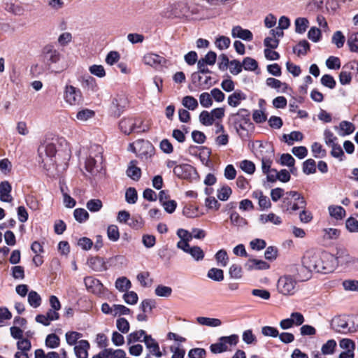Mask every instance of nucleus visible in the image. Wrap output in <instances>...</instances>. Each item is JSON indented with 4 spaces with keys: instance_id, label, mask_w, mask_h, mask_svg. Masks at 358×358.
<instances>
[{
    "instance_id": "1",
    "label": "nucleus",
    "mask_w": 358,
    "mask_h": 358,
    "mask_svg": "<svg viewBox=\"0 0 358 358\" xmlns=\"http://www.w3.org/2000/svg\"><path fill=\"white\" fill-rule=\"evenodd\" d=\"M302 266L310 273L315 271L321 273H328L335 269V257L327 252L307 251L302 258Z\"/></svg>"
},
{
    "instance_id": "2",
    "label": "nucleus",
    "mask_w": 358,
    "mask_h": 358,
    "mask_svg": "<svg viewBox=\"0 0 358 358\" xmlns=\"http://www.w3.org/2000/svg\"><path fill=\"white\" fill-rule=\"evenodd\" d=\"M306 201L301 194L297 191H289L285 192L280 208L282 212L293 214L301 208H306Z\"/></svg>"
},
{
    "instance_id": "3",
    "label": "nucleus",
    "mask_w": 358,
    "mask_h": 358,
    "mask_svg": "<svg viewBox=\"0 0 358 358\" xmlns=\"http://www.w3.org/2000/svg\"><path fill=\"white\" fill-rule=\"evenodd\" d=\"M103 148L97 144L90 146L89 157L85 162V168L87 171L94 173L101 169L103 162Z\"/></svg>"
},
{
    "instance_id": "4",
    "label": "nucleus",
    "mask_w": 358,
    "mask_h": 358,
    "mask_svg": "<svg viewBox=\"0 0 358 358\" xmlns=\"http://www.w3.org/2000/svg\"><path fill=\"white\" fill-rule=\"evenodd\" d=\"M230 120L233 122L235 129L241 137L243 136L242 131H248L249 127L252 128L250 113L246 109L241 108L236 113L230 115Z\"/></svg>"
},
{
    "instance_id": "5",
    "label": "nucleus",
    "mask_w": 358,
    "mask_h": 358,
    "mask_svg": "<svg viewBox=\"0 0 358 358\" xmlns=\"http://www.w3.org/2000/svg\"><path fill=\"white\" fill-rule=\"evenodd\" d=\"M161 15L166 18H187L190 17L191 12L187 3L181 1L169 5L162 11Z\"/></svg>"
},
{
    "instance_id": "6",
    "label": "nucleus",
    "mask_w": 358,
    "mask_h": 358,
    "mask_svg": "<svg viewBox=\"0 0 358 358\" xmlns=\"http://www.w3.org/2000/svg\"><path fill=\"white\" fill-rule=\"evenodd\" d=\"M239 341L236 334H231L229 336H222L216 343L211 344L210 351L214 354H219L229 350L230 346H235Z\"/></svg>"
},
{
    "instance_id": "7",
    "label": "nucleus",
    "mask_w": 358,
    "mask_h": 358,
    "mask_svg": "<svg viewBox=\"0 0 358 358\" xmlns=\"http://www.w3.org/2000/svg\"><path fill=\"white\" fill-rule=\"evenodd\" d=\"M296 281L290 275H284L279 278L277 284L278 291L285 295H293L296 292Z\"/></svg>"
},
{
    "instance_id": "8",
    "label": "nucleus",
    "mask_w": 358,
    "mask_h": 358,
    "mask_svg": "<svg viewBox=\"0 0 358 358\" xmlns=\"http://www.w3.org/2000/svg\"><path fill=\"white\" fill-rule=\"evenodd\" d=\"M134 152L142 159H148L155 154V148L152 144L146 140H138L134 147Z\"/></svg>"
},
{
    "instance_id": "9",
    "label": "nucleus",
    "mask_w": 358,
    "mask_h": 358,
    "mask_svg": "<svg viewBox=\"0 0 358 358\" xmlns=\"http://www.w3.org/2000/svg\"><path fill=\"white\" fill-rule=\"evenodd\" d=\"M43 61L48 70L57 64L61 58L60 52L52 45H45L42 50Z\"/></svg>"
},
{
    "instance_id": "10",
    "label": "nucleus",
    "mask_w": 358,
    "mask_h": 358,
    "mask_svg": "<svg viewBox=\"0 0 358 358\" xmlns=\"http://www.w3.org/2000/svg\"><path fill=\"white\" fill-rule=\"evenodd\" d=\"M252 150L259 159H271L273 156V146L268 143L257 141L252 143Z\"/></svg>"
},
{
    "instance_id": "11",
    "label": "nucleus",
    "mask_w": 358,
    "mask_h": 358,
    "mask_svg": "<svg viewBox=\"0 0 358 358\" xmlns=\"http://www.w3.org/2000/svg\"><path fill=\"white\" fill-rule=\"evenodd\" d=\"M142 123V120L135 117H124L119 122L120 131L126 135H129Z\"/></svg>"
},
{
    "instance_id": "12",
    "label": "nucleus",
    "mask_w": 358,
    "mask_h": 358,
    "mask_svg": "<svg viewBox=\"0 0 358 358\" xmlns=\"http://www.w3.org/2000/svg\"><path fill=\"white\" fill-rule=\"evenodd\" d=\"M177 248L190 255L195 261L199 262L204 258V252L199 246H191L189 243H186L185 242L178 241Z\"/></svg>"
},
{
    "instance_id": "13",
    "label": "nucleus",
    "mask_w": 358,
    "mask_h": 358,
    "mask_svg": "<svg viewBox=\"0 0 358 358\" xmlns=\"http://www.w3.org/2000/svg\"><path fill=\"white\" fill-rule=\"evenodd\" d=\"M57 152L55 145L52 143H45L41 144L38 149V157L41 159V162L46 164L48 160H51L52 157L55 156Z\"/></svg>"
},
{
    "instance_id": "14",
    "label": "nucleus",
    "mask_w": 358,
    "mask_h": 358,
    "mask_svg": "<svg viewBox=\"0 0 358 358\" xmlns=\"http://www.w3.org/2000/svg\"><path fill=\"white\" fill-rule=\"evenodd\" d=\"M64 98L65 101L71 106L79 103L81 99V92L73 85L65 86Z\"/></svg>"
},
{
    "instance_id": "15",
    "label": "nucleus",
    "mask_w": 358,
    "mask_h": 358,
    "mask_svg": "<svg viewBox=\"0 0 358 358\" xmlns=\"http://www.w3.org/2000/svg\"><path fill=\"white\" fill-rule=\"evenodd\" d=\"M84 283L87 292L95 295L103 293V285L99 280L92 276H87L84 278Z\"/></svg>"
},
{
    "instance_id": "16",
    "label": "nucleus",
    "mask_w": 358,
    "mask_h": 358,
    "mask_svg": "<svg viewBox=\"0 0 358 358\" xmlns=\"http://www.w3.org/2000/svg\"><path fill=\"white\" fill-rule=\"evenodd\" d=\"M143 62L145 65L158 69L166 63V59L155 53H147L144 55Z\"/></svg>"
},
{
    "instance_id": "17",
    "label": "nucleus",
    "mask_w": 358,
    "mask_h": 358,
    "mask_svg": "<svg viewBox=\"0 0 358 358\" xmlns=\"http://www.w3.org/2000/svg\"><path fill=\"white\" fill-rule=\"evenodd\" d=\"M335 257V268L337 265H341L348 268L352 256L350 255L348 251L344 248H338Z\"/></svg>"
},
{
    "instance_id": "18",
    "label": "nucleus",
    "mask_w": 358,
    "mask_h": 358,
    "mask_svg": "<svg viewBox=\"0 0 358 358\" xmlns=\"http://www.w3.org/2000/svg\"><path fill=\"white\" fill-rule=\"evenodd\" d=\"M87 264L95 272H102L108 268L104 259L98 256L89 257L87 260Z\"/></svg>"
},
{
    "instance_id": "19",
    "label": "nucleus",
    "mask_w": 358,
    "mask_h": 358,
    "mask_svg": "<svg viewBox=\"0 0 358 358\" xmlns=\"http://www.w3.org/2000/svg\"><path fill=\"white\" fill-rule=\"evenodd\" d=\"M143 342H144L151 355L157 357H161L162 356L158 343L150 335L145 336L144 339H143Z\"/></svg>"
},
{
    "instance_id": "20",
    "label": "nucleus",
    "mask_w": 358,
    "mask_h": 358,
    "mask_svg": "<svg viewBox=\"0 0 358 358\" xmlns=\"http://www.w3.org/2000/svg\"><path fill=\"white\" fill-rule=\"evenodd\" d=\"M233 38H239L245 41H251L253 39V34L249 29H243L241 26H235L231 29Z\"/></svg>"
},
{
    "instance_id": "21",
    "label": "nucleus",
    "mask_w": 358,
    "mask_h": 358,
    "mask_svg": "<svg viewBox=\"0 0 358 358\" xmlns=\"http://www.w3.org/2000/svg\"><path fill=\"white\" fill-rule=\"evenodd\" d=\"M11 190L12 187L8 181L0 182V200L3 202H11L13 201Z\"/></svg>"
},
{
    "instance_id": "22",
    "label": "nucleus",
    "mask_w": 358,
    "mask_h": 358,
    "mask_svg": "<svg viewBox=\"0 0 358 358\" xmlns=\"http://www.w3.org/2000/svg\"><path fill=\"white\" fill-rule=\"evenodd\" d=\"M90 348V343L86 340L80 341L74 347V352L77 358H87V350Z\"/></svg>"
},
{
    "instance_id": "23",
    "label": "nucleus",
    "mask_w": 358,
    "mask_h": 358,
    "mask_svg": "<svg viewBox=\"0 0 358 358\" xmlns=\"http://www.w3.org/2000/svg\"><path fill=\"white\" fill-rule=\"evenodd\" d=\"M193 167L191 165L183 164L174 166L173 173L180 178H187L189 177Z\"/></svg>"
},
{
    "instance_id": "24",
    "label": "nucleus",
    "mask_w": 358,
    "mask_h": 358,
    "mask_svg": "<svg viewBox=\"0 0 358 358\" xmlns=\"http://www.w3.org/2000/svg\"><path fill=\"white\" fill-rule=\"evenodd\" d=\"M352 69H354V65L352 64H348L343 67L339 74V81L341 85H345L350 83L352 75L350 71Z\"/></svg>"
},
{
    "instance_id": "25",
    "label": "nucleus",
    "mask_w": 358,
    "mask_h": 358,
    "mask_svg": "<svg viewBox=\"0 0 358 358\" xmlns=\"http://www.w3.org/2000/svg\"><path fill=\"white\" fill-rule=\"evenodd\" d=\"M247 96L241 90H236L229 96L227 101L228 104L231 107H237L241 102L246 99Z\"/></svg>"
},
{
    "instance_id": "26",
    "label": "nucleus",
    "mask_w": 358,
    "mask_h": 358,
    "mask_svg": "<svg viewBox=\"0 0 358 358\" xmlns=\"http://www.w3.org/2000/svg\"><path fill=\"white\" fill-rule=\"evenodd\" d=\"M245 266L248 271L265 270L269 268V265L266 262L255 259H249Z\"/></svg>"
},
{
    "instance_id": "27",
    "label": "nucleus",
    "mask_w": 358,
    "mask_h": 358,
    "mask_svg": "<svg viewBox=\"0 0 358 358\" xmlns=\"http://www.w3.org/2000/svg\"><path fill=\"white\" fill-rule=\"evenodd\" d=\"M259 220L262 224H266L268 222H271L274 225H280L282 223V220L281 217L275 215L273 213H270L268 214H262L259 215Z\"/></svg>"
},
{
    "instance_id": "28",
    "label": "nucleus",
    "mask_w": 358,
    "mask_h": 358,
    "mask_svg": "<svg viewBox=\"0 0 358 358\" xmlns=\"http://www.w3.org/2000/svg\"><path fill=\"white\" fill-rule=\"evenodd\" d=\"M82 86L92 92H96L99 90L95 78L90 76H85L83 77Z\"/></svg>"
},
{
    "instance_id": "29",
    "label": "nucleus",
    "mask_w": 358,
    "mask_h": 358,
    "mask_svg": "<svg viewBox=\"0 0 358 358\" xmlns=\"http://www.w3.org/2000/svg\"><path fill=\"white\" fill-rule=\"evenodd\" d=\"M266 83L267 86L278 90V92H285L287 90V85L286 83H282L280 80L273 78H267Z\"/></svg>"
},
{
    "instance_id": "30",
    "label": "nucleus",
    "mask_w": 358,
    "mask_h": 358,
    "mask_svg": "<svg viewBox=\"0 0 358 358\" xmlns=\"http://www.w3.org/2000/svg\"><path fill=\"white\" fill-rule=\"evenodd\" d=\"M136 161H131L127 170V175L134 180H138L141 178V169L137 167Z\"/></svg>"
},
{
    "instance_id": "31",
    "label": "nucleus",
    "mask_w": 358,
    "mask_h": 358,
    "mask_svg": "<svg viewBox=\"0 0 358 358\" xmlns=\"http://www.w3.org/2000/svg\"><path fill=\"white\" fill-rule=\"evenodd\" d=\"M282 138L287 145H292L294 141H301L303 138V135L300 131H294L289 134H284Z\"/></svg>"
},
{
    "instance_id": "32",
    "label": "nucleus",
    "mask_w": 358,
    "mask_h": 358,
    "mask_svg": "<svg viewBox=\"0 0 358 358\" xmlns=\"http://www.w3.org/2000/svg\"><path fill=\"white\" fill-rule=\"evenodd\" d=\"M295 32L302 34L306 32L309 26V21L306 17H297L294 21Z\"/></svg>"
},
{
    "instance_id": "33",
    "label": "nucleus",
    "mask_w": 358,
    "mask_h": 358,
    "mask_svg": "<svg viewBox=\"0 0 358 358\" xmlns=\"http://www.w3.org/2000/svg\"><path fill=\"white\" fill-rule=\"evenodd\" d=\"M115 287L121 292H124L131 287V281L126 277L118 278L115 281Z\"/></svg>"
},
{
    "instance_id": "34",
    "label": "nucleus",
    "mask_w": 358,
    "mask_h": 358,
    "mask_svg": "<svg viewBox=\"0 0 358 358\" xmlns=\"http://www.w3.org/2000/svg\"><path fill=\"white\" fill-rule=\"evenodd\" d=\"M102 355L105 358H122L126 355V353L121 349L106 348L102 351Z\"/></svg>"
},
{
    "instance_id": "35",
    "label": "nucleus",
    "mask_w": 358,
    "mask_h": 358,
    "mask_svg": "<svg viewBox=\"0 0 358 358\" xmlns=\"http://www.w3.org/2000/svg\"><path fill=\"white\" fill-rule=\"evenodd\" d=\"M196 321L199 324L201 325L208 326V327H219L222 324V322L220 320L217 318H210L206 317H198L196 318Z\"/></svg>"
},
{
    "instance_id": "36",
    "label": "nucleus",
    "mask_w": 358,
    "mask_h": 358,
    "mask_svg": "<svg viewBox=\"0 0 358 358\" xmlns=\"http://www.w3.org/2000/svg\"><path fill=\"white\" fill-rule=\"evenodd\" d=\"M339 129L341 131L340 135L345 136L352 134L355 130V127L350 122L342 121L339 124Z\"/></svg>"
},
{
    "instance_id": "37",
    "label": "nucleus",
    "mask_w": 358,
    "mask_h": 358,
    "mask_svg": "<svg viewBox=\"0 0 358 358\" xmlns=\"http://www.w3.org/2000/svg\"><path fill=\"white\" fill-rule=\"evenodd\" d=\"M27 300L29 304L34 308L39 307L42 301L41 296L34 290H31L28 293Z\"/></svg>"
},
{
    "instance_id": "38",
    "label": "nucleus",
    "mask_w": 358,
    "mask_h": 358,
    "mask_svg": "<svg viewBox=\"0 0 358 358\" xmlns=\"http://www.w3.org/2000/svg\"><path fill=\"white\" fill-rule=\"evenodd\" d=\"M329 212L330 215L336 220H341L345 215V209L338 206H330L329 207Z\"/></svg>"
},
{
    "instance_id": "39",
    "label": "nucleus",
    "mask_w": 358,
    "mask_h": 358,
    "mask_svg": "<svg viewBox=\"0 0 358 358\" xmlns=\"http://www.w3.org/2000/svg\"><path fill=\"white\" fill-rule=\"evenodd\" d=\"M230 221L232 225L243 227L247 225V220L241 217L237 212H232L230 215Z\"/></svg>"
},
{
    "instance_id": "40",
    "label": "nucleus",
    "mask_w": 358,
    "mask_h": 358,
    "mask_svg": "<svg viewBox=\"0 0 358 358\" xmlns=\"http://www.w3.org/2000/svg\"><path fill=\"white\" fill-rule=\"evenodd\" d=\"M310 49V44L306 40L301 41L293 49L297 55H305Z\"/></svg>"
},
{
    "instance_id": "41",
    "label": "nucleus",
    "mask_w": 358,
    "mask_h": 358,
    "mask_svg": "<svg viewBox=\"0 0 358 358\" xmlns=\"http://www.w3.org/2000/svg\"><path fill=\"white\" fill-rule=\"evenodd\" d=\"M144 330H138L129 334L127 336L128 343H135L137 341H143L142 338L144 339L145 336H148Z\"/></svg>"
},
{
    "instance_id": "42",
    "label": "nucleus",
    "mask_w": 358,
    "mask_h": 358,
    "mask_svg": "<svg viewBox=\"0 0 358 358\" xmlns=\"http://www.w3.org/2000/svg\"><path fill=\"white\" fill-rule=\"evenodd\" d=\"M182 103L185 108L191 110H194L199 106L197 100L192 96L183 97Z\"/></svg>"
},
{
    "instance_id": "43",
    "label": "nucleus",
    "mask_w": 358,
    "mask_h": 358,
    "mask_svg": "<svg viewBox=\"0 0 358 358\" xmlns=\"http://www.w3.org/2000/svg\"><path fill=\"white\" fill-rule=\"evenodd\" d=\"M199 121L204 126H210L214 124V119L210 112L203 110L199 115Z\"/></svg>"
},
{
    "instance_id": "44",
    "label": "nucleus",
    "mask_w": 358,
    "mask_h": 358,
    "mask_svg": "<svg viewBox=\"0 0 358 358\" xmlns=\"http://www.w3.org/2000/svg\"><path fill=\"white\" fill-rule=\"evenodd\" d=\"M207 276L215 281H222L224 279V273L222 269L212 268L208 271Z\"/></svg>"
},
{
    "instance_id": "45",
    "label": "nucleus",
    "mask_w": 358,
    "mask_h": 358,
    "mask_svg": "<svg viewBox=\"0 0 358 358\" xmlns=\"http://www.w3.org/2000/svg\"><path fill=\"white\" fill-rule=\"evenodd\" d=\"M215 257L218 264L221 266L225 267L227 265L229 257L225 250L222 249L217 251Z\"/></svg>"
},
{
    "instance_id": "46",
    "label": "nucleus",
    "mask_w": 358,
    "mask_h": 358,
    "mask_svg": "<svg viewBox=\"0 0 358 358\" xmlns=\"http://www.w3.org/2000/svg\"><path fill=\"white\" fill-rule=\"evenodd\" d=\"M303 171L309 175L316 172V164L313 159H308L303 163Z\"/></svg>"
},
{
    "instance_id": "47",
    "label": "nucleus",
    "mask_w": 358,
    "mask_h": 358,
    "mask_svg": "<svg viewBox=\"0 0 358 358\" xmlns=\"http://www.w3.org/2000/svg\"><path fill=\"white\" fill-rule=\"evenodd\" d=\"M60 344V339L55 334H50L47 336L45 345L50 348H57Z\"/></svg>"
},
{
    "instance_id": "48",
    "label": "nucleus",
    "mask_w": 358,
    "mask_h": 358,
    "mask_svg": "<svg viewBox=\"0 0 358 358\" xmlns=\"http://www.w3.org/2000/svg\"><path fill=\"white\" fill-rule=\"evenodd\" d=\"M125 100L123 98H114L112 101V106L115 108L114 111L117 116H120L124 108Z\"/></svg>"
},
{
    "instance_id": "49",
    "label": "nucleus",
    "mask_w": 358,
    "mask_h": 358,
    "mask_svg": "<svg viewBox=\"0 0 358 358\" xmlns=\"http://www.w3.org/2000/svg\"><path fill=\"white\" fill-rule=\"evenodd\" d=\"M231 43V40L229 37L220 36L216 38L215 44L216 47L220 50L227 49Z\"/></svg>"
},
{
    "instance_id": "50",
    "label": "nucleus",
    "mask_w": 358,
    "mask_h": 358,
    "mask_svg": "<svg viewBox=\"0 0 358 358\" xmlns=\"http://www.w3.org/2000/svg\"><path fill=\"white\" fill-rule=\"evenodd\" d=\"M95 115V113L94 110L90 109H83L78 112L76 115V118L82 122H85L88 120L90 118H92Z\"/></svg>"
},
{
    "instance_id": "51",
    "label": "nucleus",
    "mask_w": 358,
    "mask_h": 358,
    "mask_svg": "<svg viewBox=\"0 0 358 358\" xmlns=\"http://www.w3.org/2000/svg\"><path fill=\"white\" fill-rule=\"evenodd\" d=\"M123 299L129 305L137 303L138 300V294L134 291H126L123 295Z\"/></svg>"
},
{
    "instance_id": "52",
    "label": "nucleus",
    "mask_w": 358,
    "mask_h": 358,
    "mask_svg": "<svg viewBox=\"0 0 358 358\" xmlns=\"http://www.w3.org/2000/svg\"><path fill=\"white\" fill-rule=\"evenodd\" d=\"M243 68L246 71H255L258 68L257 62L251 57H245L243 60Z\"/></svg>"
},
{
    "instance_id": "53",
    "label": "nucleus",
    "mask_w": 358,
    "mask_h": 358,
    "mask_svg": "<svg viewBox=\"0 0 358 358\" xmlns=\"http://www.w3.org/2000/svg\"><path fill=\"white\" fill-rule=\"evenodd\" d=\"M155 293L158 296L169 297L172 293V289L170 287L159 285L155 288Z\"/></svg>"
},
{
    "instance_id": "54",
    "label": "nucleus",
    "mask_w": 358,
    "mask_h": 358,
    "mask_svg": "<svg viewBox=\"0 0 358 358\" xmlns=\"http://www.w3.org/2000/svg\"><path fill=\"white\" fill-rule=\"evenodd\" d=\"M138 194L134 187H129L125 192V199L128 203L134 204L137 201Z\"/></svg>"
},
{
    "instance_id": "55",
    "label": "nucleus",
    "mask_w": 358,
    "mask_h": 358,
    "mask_svg": "<svg viewBox=\"0 0 358 358\" xmlns=\"http://www.w3.org/2000/svg\"><path fill=\"white\" fill-rule=\"evenodd\" d=\"M75 219L79 222H85L89 218V213L84 208H76L73 212Z\"/></svg>"
},
{
    "instance_id": "56",
    "label": "nucleus",
    "mask_w": 358,
    "mask_h": 358,
    "mask_svg": "<svg viewBox=\"0 0 358 358\" xmlns=\"http://www.w3.org/2000/svg\"><path fill=\"white\" fill-rule=\"evenodd\" d=\"M345 38L344 35L341 31H336L333 36L331 41L338 48H341L343 46Z\"/></svg>"
},
{
    "instance_id": "57",
    "label": "nucleus",
    "mask_w": 358,
    "mask_h": 358,
    "mask_svg": "<svg viewBox=\"0 0 358 358\" xmlns=\"http://www.w3.org/2000/svg\"><path fill=\"white\" fill-rule=\"evenodd\" d=\"M322 33L320 29L313 27L308 32V38L314 43H317L320 41Z\"/></svg>"
},
{
    "instance_id": "58",
    "label": "nucleus",
    "mask_w": 358,
    "mask_h": 358,
    "mask_svg": "<svg viewBox=\"0 0 358 358\" xmlns=\"http://www.w3.org/2000/svg\"><path fill=\"white\" fill-rule=\"evenodd\" d=\"M240 167L244 172L248 174H252L255 171V164L252 162L247 159L243 160L240 163Z\"/></svg>"
},
{
    "instance_id": "59",
    "label": "nucleus",
    "mask_w": 358,
    "mask_h": 358,
    "mask_svg": "<svg viewBox=\"0 0 358 358\" xmlns=\"http://www.w3.org/2000/svg\"><path fill=\"white\" fill-rule=\"evenodd\" d=\"M336 347V342L333 340H329L322 347V352L323 355H331L334 352L335 348Z\"/></svg>"
},
{
    "instance_id": "60",
    "label": "nucleus",
    "mask_w": 358,
    "mask_h": 358,
    "mask_svg": "<svg viewBox=\"0 0 358 358\" xmlns=\"http://www.w3.org/2000/svg\"><path fill=\"white\" fill-rule=\"evenodd\" d=\"M89 71L91 74L98 78H103L106 76V71L104 67L102 65H92L90 66Z\"/></svg>"
},
{
    "instance_id": "61",
    "label": "nucleus",
    "mask_w": 358,
    "mask_h": 358,
    "mask_svg": "<svg viewBox=\"0 0 358 358\" xmlns=\"http://www.w3.org/2000/svg\"><path fill=\"white\" fill-rule=\"evenodd\" d=\"M116 327L122 334H127L129 330V323L124 317H120L116 320Z\"/></svg>"
},
{
    "instance_id": "62",
    "label": "nucleus",
    "mask_w": 358,
    "mask_h": 358,
    "mask_svg": "<svg viewBox=\"0 0 358 358\" xmlns=\"http://www.w3.org/2000/svg\"><path fill=\"white\" fill-rule=\"evenodd\" d=\"M342 285L346 291L358 292V280H345Z\"/></svg>"
},
{
    "instance_id": "63",
    "label": "nucleus",
    "mask_w": 358,
    "mask_h": 358,
    "mask_svg": "<svg viewBox=\"0 0 358 358\" xmlns=\"http://www.w3.org/2000/svg\"><path fill=\"white\" fill-rule=\"evenodd\" d=\"M347 229L351 233L358 232V220L354 217H349L345 222Z\"/></svg>"
},
{
    "instance_id": "64",
    "label": "nucleus",
    "mask_w": 358,
    "mask_h": 358,
    "mask_svg": "<svg viewBox=\"0 0 358 358\" xmlns=\"http://www.w3.org/2000/svg\"><path fill=\"white\" fill-rule=\"evenodd\" d=\"M206 355V350L199 348L191 349L188 352V357L189 358H204Z\"/></svg>"
}]
</instances>
